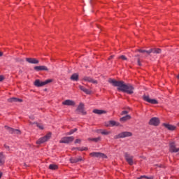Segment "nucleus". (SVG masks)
<instances>
[{
    "mask_svg": "<svg viewBox=\"0 0 179 179\" xmlns=\"http://www.w3.org/2000/svg\"><path fill=\"white\" fill-rule=\"evenodd\" d=\"M136 58L137 57V64L138 65V66H142V63H141V58H139L140 55H135Z\"/></svg>",
    "mask_w": 179,
    "mask_h": 179,
    "instance_id": "c85d7f7f",
    "label": "nucleus"
},
{
    "mask_svg": "<svg viewBox=\"0 0 179 179\" xmlns=\"http://www.w3.org/2000/svg\"><path fill=\"white\" fill-rule=\"evenodd\" d=\"M136 51H138V52H141L142 54H145V52L148 54V52H149V50H145L142 49H138Z\"/></svg>",
    "mask_w": 179,
    "mask_h": 179,
    "instance_id": "473e14b6",
    "label": "nucleus"
},
{
    "mask_svg": "<svg viewBox=\"0 0 179 179\" xmlns=\"http://www.w3.org/2000/svg\"><path fill=\"white\" fill-rule=\"evenodd\" d=\"M8 101L9 103H22V101H23V100L22 99H17V98H9L8 99Z\"/></svg>",
    "mask_w": 179,
    "mask_h": 179,
    "instance_id": "dca6fc26",
    "label": "nucleus"
},
{
    "mask_svg": "<svg viewBox=\"0 0 179 179\" xmlns=\"http://www.w3.org/2000/svg\"><path fill=\"white\" fill-rule=\"evenodd\" d=\"M120 125L119 122H117L114 120H110L108 122V124H106V127H118Z\"/></svg>",
    "mask_w": 179,
    "mask_h": 179,
    "instance_id": "f3484780",
    "label": "nucleus"
},
{
    "mask_svg": "<svg viewBox=\"0 0 179 179\" xmlns=\"http://www.w3.org/2000/svg\"><path fill=\"white\" fill-rule=\"evenodd\" d=\"M30 125H36V127H38V128H39V129H44V126H43V124H38V123H33V122H30L29 123Z\"/></svg>",
    "mask_w": 179,
    "mask_h": 179,
    "instance_id": "a878e982",
    "label": "nucleus"
},
{
    "mask_svg": "<svg viewBox=\"0 0 179 179\" xmlns=\"http://www.w3.org/2000/svg\"><path fill=\"white\" fill-rule=\"evenodd\" d=\"M51 139V133H48L45 136L40 138L36 141V145H41L42 143H45V142H48V141H50Z\"/></svg>",
    "mask_w": 179,
    "mask_h": 179,
    "instance_id": "7ed1b4c3",
    "label": "nucleus"
},
{
    "mask_svg": "<svg viewBox=\"0 0 179 179\" xmlns=\"http://www.w3.org/2000/svg\"><path fill=\"white\" fill-rule=\"evenodd\" d=\"M80 142H82V140L78 138L75 141V143H80Z\"/></svg>",
    "mask_w": 179,
    "mask_h": 179,
    "instance_id": "ea45409f",
    "label": "nucleus"
},
{
    "mask_svg": "<svg viewBox=\"0 0 179 179\" xmlns=\"http://www.w3.org/2000/svg\"><path fill=\"white\" fill-rule=\"evenodd\" d=\"M2 55H3V53L0 51V57H2Z\"/></svg>",
    "mask_w": 179,
    "mask_h": 179,
    "instance_id": "c03bdc74",
    "label": "nucleus"
},
{
    "mask_svg": "<svg viewBox=\"0 0 179 179\" xmlns=\"http://www.w3.org/2000/svg\"><path fill=\"white\" fill-rule=\"evenodd\" d=\"M76 149H78V150H80L81 152H83V150H87V148L86 147L82 148L81 149H79V148H76Z\"/></svg>",
    "mask_w": 179,
    "mask_h": 179,
    "instance_id": "4c0bfd02",
    "label": "nucleus"
},
{
    "mask_svg": "<svg viewBox=\"0 0 179 179\" xmlns=\"http://www.w3.org/2000/svg\"><path fill=\"white\" fill-rule=\"evenodd\" d=\"M124 94H132L134 93L133 90H122Z\"/></svg>",
    "mask_w": 179,
    "mask_h": 179,
    "instance_id": "c756f323",
    "label": "nucleus"
},
{
    "mask_svg": "<svg viewBox=\"0 0 179 179\" xmlns=\"http://www.w3.org/2000/svg\"><path fill=\"white\" fill-rule=\"evenodd\" d=\"M71 80H73L74 82H78V80H79V74L78 73H73L71 76Z\"/></svg>",
    "mask_w": 179,
    "mask_h": 179,
    "instance_id": "4be33fe9",
    "label": "nucleus"
},
{
    "mask_svg": "<svg viewBox=\"0 0 179 179\" xmlns=\"http://www.w3.org/2000/svg\"><path fill=\"white\" fill-rule=\"evenodd\" d=\"M73 136H67V137H63L59 141V143H71V142H73Z\"/></svg>",
    "mask_w": 179,
    "mask_h": 179,
    "instance_id": "6e6552de",
    "label": "nucleus"
},
{
    "mask_svg": "<svg viewBox=\"0 0 179 179\" xmlns=\"http://www.w3.org/2000/svg\"><path fill=\"white\" fill-rule=\"evenodd\" d=\"M3 76H0V82H2V80H3Z\"/></svg>",
    "mask_w": 179,
    "mask_h": 179,
    "instance_id": "a19ab883",
    "label": "nucleus"
},
{
    "mask_svg": "<svg viewBox=\"0 0 179 179\" xmlns=\"http://www.w3.org/2000/svg\"><path fill=\"white\" fill-rule=\"evenodd\" d=\"M142 178L152 179L153 178L152 177H148L146 176H141L139 178H138V179H142Z\"/></svg>",
    "mask_w": 179,
    "mask_h": 179,
    "instance_id": "f704fd0d",
    "label": "nucleus"
},
{
    "mask_svg": "<svg viewBox=\"0 0 179 179\" xmlns=\"http://www.w3.org/2000/svg\"><path fill=\"white\" fill-rule=\"evenodd\" d=\"M178 79H179V75L177 76Z\"/></svg>",
    "mask_w": 179,
    "mask_h": 179,
    "instance_id": "de8ad7c7",
    "label": "nucleus"
},
{
    "mask_svg": "<svg viewBox=\"0 0 179 179\" xmlns=\"http://www.w3.org/2000/svg\"><path fill=\"white\" fill-rule=\"evenodd\" d=\"M34 69L36 71V72H40V71H46L48 72V68L45 66H36Z\"/></svg>",
    "mask_w": 179,
    "mask_h": 179,
    "instance_id": "ddd939ff",
    "label": "nucleus"
},
{
    "mask_svg": "<svg viewBox=\"0 0 179 179\" xmlns=\"http://www.w3.org/2000/svg\"><path fill=\"white\" fill-rule=\"evenodd\" d=\"M120 59H122L123 61H127V59H128L127 58V57H125L124 55H121V56H120V57H119Z\"/></svg>",
    "mask_w": 179,
    "mask_h": 179,
    "instance_id": "c9c22d12",
    "label": "nucleus"
},
{
    "mask_svg": "<svg viewBox=\"0 0 179 179\" xmlns=\"http://www.w3.org/2000/svg\"><path fill=\"white\" fill-rule=\"evenodd\" d=\"M50 170H57L58 169V165L55 164H52L49 165Z\"/></svg>",
    "mask_w": 179,
    "mask_h": 179,
    "instance_id": "bb28decb",
    "label": "nucleus"
},
{
    "mask_svg": "<svg viewBox=\"0 0 179 179\" xmlns=\"http://www.w3.org/2000/svg\"><path fill=\"white\" fill-rule=\"evenodd\" d=\"M113 58H114V56H110V57H109V59H113Z\"/></svg>",
    "mask_w": 179,
    "mask_h": 179,
    "instance_id": "a18cd8bd",
    "label": "nucleus"
},
{
    "mask_svg": "<svg viewBox=\"0 0 179 179\" xmlns=\"http://www.w3.org/2000/svg\"><path fill=\"white\" fill-rule=\"evenodd\" d=\"M80 90H85V89H83V86H80Z\"/></svg>",
    "mask_w": 179,
    "mask_h": 179,
    "instance_id": "37998d69",
    "label": "nucleus"
},
{
    "mask_svg": "<svg viewBox=\"0 0 179 179\" xmlns=\"http://www.w3.org/2000/svg\"><path fill=\"white\" fill-rule=\"evenodd\" d=\"M6 129L9 132V134H15V135H20L22 132L20 130L17 129H13L8 126H5Z\"/></svg>",
    "mask_w": 179,
    "mask_h": 179,
    "instance_id": "423d86ee",
    "label": "nucleus"
},
{
    "mask_svg": "<svg viewBox=\"0 0 179 179\" xmlns=\"http://www.w3.org/2000/svg\"><path fill=\"white\" fill-rule=\"evenodd\" d=\"M108 82L112 85V86L119 87L120 90H134L135 89V87H134L133 85L129 83L127 84L122 80H116L115 79L110 78Z\"/></svg>",
    "mask_w": 179,
    "mask_h": 179,
    "instance_id": "f257e3e1",
    "label": "nucleus"
},
{
    "mask_svg": "<svg viewBox=\"0 0 179 179\" xmlns=\"http://www.w3.org/2000/svg\"><path fill=\"white\" fill-rule=\"evenodd\" d=\"M2 177V173H0V178Z\"/></svg>",
    "mask_w": 179,
    "mask_h": 179,
    "instance_id": "49530a36",
    "label": "nucleus"
},
{
    "mask_svg": "<svg viewBox=\"0 0 179 179\" xmlns=\"http://www.w3.org/2000/svg\"><path fill=\"white\" fill-rule=\"evenodd\" d=\"M62 104L64 106H75V101H72V100H65L64 101L62 102Z\"/></svg>",
    "mask_w": 179,
    "mask_h": 179,
    "instance_id": "aec40b11",
    "label": "nucleus"
},
{
    "mask_svg": "<svg viewBox=\"0 0 179 179\" xmlns=\"http://www.w3.org/2000/svg\"><path fill=\"white\" fill-rule=\"evenodd\" d=\"M52 82H54V80L48 79L44 81H42L39 79H37L34 81V86H36V87H43V86H45V85H50V83H52Z\"/></svg>",
    "mask_w": 179,
    "mask_h": 179,
    "instance_id": "f03ea898",
    "label": "nucleus"
},
{
    "mask_svg": "<svg viewBox=\"0 0 179 179\" xmlns=\"http://www.w3.org/2000/svg\"><path fill=\"white\" fill-rule=\"evenodd\" d=\"M132 136V133L129 131H124L114 136V139H120L121 138H128Z\"/></svg>",
    "mask_w": 179,
    "mask_h": 179,
    "instance_id": "20e7f679",
    "label": "nucleus"
},
{
    "mask_svg": "<svg viewBox=\"0 0 179 179\" xmlns=\"http://www.w3.org/2000/svg\"><path fill=\"white\" fill-rule=\"evenodd\" d=\"M5 163V155L3 152H0V166H2Z\"/></svg>",
    "mask_w": 179,
    "mask_h": 179,
    "instance_id": "5701e85b",
    "label": "nucleus"
},
{
    "mask_svg": "<svg viewBox=\"0 0 179 179\" xmlns=\"http://www.w3.org/2000/svg\"><path fill=\"white\" fill-rule=\"evenodd\" d=\"M77 111H79L83 115H86V111H85V104L80 103L77 108Z\"/></svg>",
    "mask_w": 179,
    "mask_h": 179,
    "instance_id": "9b49d317",
    "label": "nucleus"
},
{
    "mask_svg": "<svg viewBox=\"0 0 179 179\" xmlns=\"http://www.w3.org/2000/svg\"><path fill=\"white\" fill-rule=\"evenodd\" d=\"M26 61L27 62H29V64H38V62H40V61H38V59L36 58H26Z\"/></svg>",
    "mask_w": 179,
    "mask_h": 179,
    "instance_id": "2eb2a0df",
    "label": "nucleus"
},
{
    "mask_svg": "<svg viewBox=\"0 0 179 179\" xmlns=\"http://www.w3.org/2000/svg\"><path fill=\"white\" fill-rule=\"evenodd\" d=\"M15 61H16V62H20V64H22V62H24V60L21 58H16Z\"/></svg>",
    "mask_w": 179,
    "mask_h": 179,
    "instance_id": "72a5a7b5",
    "label": "nucleus"
},
{
    "mask_svg": "<svg viewBox=\"0 0 179 179\" xmlns=\"http://www.w3.org/2000/svg\"><path fill=\"white\" fill-rule=\"evenodd\" d=\"M128 110H123L122 112V115H125V114H128Z\"/></svg>",
    "mask_w": 179,
    "mask_h": 179,
    "instance_id": "58836bf2",
    "label": "nucleus"
},
{
    "mask_svg": "<svg viewBox=\"0 0 179 179\" xmlns=\"http://www.w3.org/2000/svg\"><path fill=\"white\" fill-rule=\"evenodd\" d=\"M128 120H131V115H127L126 116H124L120 118V121L125 122V121H128Z\"/></svg>",
    "mask_w": 179,
    "mask_h": 179,
    "instance_id": "393cba45",
    "label": "nucleus"
},
{
    "mask_svg": "<svg viewBox=\"0 0 179 179\" xmlns=\"http://www.w3.org/2000/svg\"><path fill=\"white\" fill-rule=\"evenodd\" d=\"M82 160H83L82 157H72L70 159L71 163H78V162H82Z\"/></svg>",
    "mask_w": 179,
    "mask_h": 179,
    "instance_id": "6ab92c4d",
    "label": "nucleus"
},
{
    "mask_svg": "<svg viewBox=\"0 0 179 179\" xmlns=\"http://www.w3.org/2000/svg\"><path fill=\"white\" fill-rule=\"evenodd\" d=\"M143 99L145 101H147V103H150V104H157L158 103L156 99H151L149 95L144 94Z\"/></svg>",
    "mask_w": 179,
    "mask_h": 179,
    "instance_id": "1a4fd4ad",
    "label": "nucleus"
},
{
    "mask_svg": "<svg viewBox=\"0 0 179 179\" xmlns=\"http://www.w3.org/2000/svg\"><path fill=\"white\" fill-rule=\"evenodd\" d=\"M4 148H5L6 149H9V145H4Z\"/></svg>",
    "mask_w": 179,
    "mask_h": 179,
    "instance_id": "79ce46f5",
    "label": "nucleus"
},
{
    "mask_svg": "<svg viewBox=\"0 0 179 179\" xmlns=\"http://www.w3.org/2000/svg\"><path fill=\"white\" fill-rule=\"evenodd\" d=\"M178 125H179V123H178Z\"/></svg>",
    "mask_w": 179,
    "mask_h": 179,
    "instance_id": "09e8293b",
    "label": "nucleus"
},
{
    "mask_svg": "<svg viewBox=\"0 0 179 179\" xmlns=\"http://www.w3.org/2000/svg\"><path fill=\"white\" fill-rule=\"evenodd\" d=\"M76 131H78V129L75 128L73 129H71L68 134L67 135H72L73 134L74 132H76Z\"/></svg>",
    "mask_w": 179,
    "mask_h": 179,
    "instance_id": "7c9ffc66",
    "label": "nucleus"
},
{
    "mask_svg": "<svg viewBox=\"0 0 179 179\" xmlns=\"http://www.w3.org/2000/svg\"><path fill=\"white\" fill-rule=\"evenodd\" d=\"M101 134L102 135H110V134H111V131H107L106 130H103Z\"/></svg>",
    "mask_w": 179,
    "mask_h": 179,
    "instance_id": "2f4dec72",
    "label": "nucleus"
},
{
    "mask_svg": "<svg viewBox=\"0 0 179 179\" xmlns=\"http://www.w3.org/2000/svg\"><path fill=\"white\" fill-rule=\"evenodd\" d=\"M83 92H85V94H92L91 90H84Z\"/></svg>",
    "mask_w": 179,
    "mask_h": 179,
    "instance_id": "e433bc0d",
    "label": "nucleus"
},
{
    "mask_svg": "<svg viewBox=\"0 0 179 179\" xmlns=\"http://www.w3.org/2000/svg\"><path fill=\"white\" fill-rule=\"evenodd\" d=\"M170 152L172 153H177V152H179V148L176 147V143H170Z\"/></svg>",
    "mask_w": 179,
    "mask_h": 179,
    "instance_id": "f8f14e48",
    "label": "nucleus"
},
{
    "mask_svg": "<svg viewBox=\"0 0 179 179\" xmlns=\"http://www.w3.org/2000/svg\"><path fill=\"white\" fill-rule=\"evenodd\" d=\"M164 127H165V128H166L169 131H174L176 128V126H173L169 124H164Z\"/></svg>",
    "mask_w": 179,
    "mask_h": 179,
    "instance_id": "412c9836",
    "label": "nucleus"
},
{
    "mask_svg": "<svg viewBox=\"0 0 179 179\" xmlns=\"http://www.w3.org/2000/svg\"><path fill=\"white\" fill-rule=\"evenodd\" d=\"M149 125H153L154 127H157L159 126V124H160V120L159 119V117H152L149 122H148Z\"/></svg>",
    "mask_w": 179,
    "mask_h": 179,
    "instance_id": "39448f33",
    "label": "nucleus"
},
{
    "mask_svg": "<svg viewBox=\"0 0 179 179\" xmlns=\"http://www.w3.org/2000/svg\"><path fill=\"white\" fill-rule=\"evenodd\" d=\"M84 80H85V82H90V83H93L94 85H97V83H98L97 80H96L90 77H85Z\"/></svg>",
    "mask_w": 179,
    "mask_h": 179,
    "instance_id": "a211bd4d",
    "label": "nucleus"
},
{
    "mask_svg": "<svg viewBox=\"0 0 179 179\" xmlns=\"http://www.w3.org/2000/svg\"><path fill=\"white\" fill-rule=\"evenodd\" d=\"M93 113H94V114L101 115V114H106V110L94 109L93 110Z\"/></svg>",
    "mask_w": 179,
    "mask_h": 179,
    "instance_id": "b1692460",
    "label": "nucleus"
},
{
    "mask_svg": "<svg viewBox=\"0 0 179 179\" xmlns=\"http://www.w3.org/2000/svg\"><path fill=\"white\" fill-rule=\"evenodd\" d=\"M162 54V50L159 48H152L147 52V55H150V54Z\"/></svg>",
    "mask_w": 179,
    "mask_h": 179,
    "instance_id": "9d476101",
    "label": "nucleus"
},
{
    "mask_svg": "<svg viewBox=\"0 0 179 179\" xmlns=\"http://www.w3.org/2000/svg\"><path fill=\"white\" fill-rule=\"evenodd\" d=\"M124 158H125V160L127 162L128 164H129L130 166L134 165V156H131L127 152H125Z\"/></svg>",
    "mask_w": 179,
    "mask_h": 179,
    "instance_id": "0eeeda50",
    "label": "nucleus"
},
{
    "mask_svg": "<svg viewBox=\"0 0 179 179\" xmlns=\"http://www.w3.org/2000/svg\"><path fill=\"white\" fill-rule=\"evenodd\" d=\"M88 141H92V142H100L101 141V137L93 138H88Z\"/></svg>",
    "mask_w": 179,
    "mask_h": 179,
    "instance_id": "cd10ccee",
    "label": "nucleus"
},
{
    "mask_svg": "<svg viewBox=\"0 0 179 179\" xmlns=\"http://www.w3.org/2000/svg\"><path fill=\"white\" fill-rule=\"evenodd\" d=\"M90 156H92V157H106V155L101 152H91L90 154Z\"/></svg>",
    "mask_w": 179,
    "mask_h": 179,
    "instance_id": "4468645a",
    "label": "nucleus"
}]
</instances>
